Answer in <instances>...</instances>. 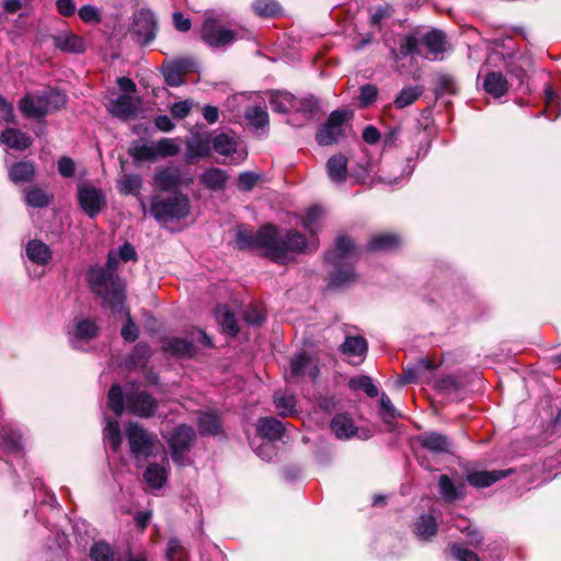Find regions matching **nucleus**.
Segmentation results:
<instances>
[{
	"label": "nucleus",
	"instance_id": "f257e3e1",
	"mask_svg": "<svg viewBox=\"0 0 561 561\" xmlns=\"http://www.w3.org/2000/svg\"><path fill=\"white\" fill-rule=\"evenodd\" d=\"M234 244L239 251L263 250L262 256L274 263H284L290 255L306 253L309 247L302 232L290 228L280 233L278 226L272 222L260 226L255 233L244 225L238 226Z\"/></svg>",
	"mask_w": 561,
	"mask_h": 561
},
{
	"label": "nucleus",
	"instance_id": "f03ea898",
	"mask_svg": "<svg viewBox=\"0 0 561 561\" xmlns=\"http://www.w3.org/2000/svg\"><path fill=\"white\" fill-rule=\"evenodd\" d=\"M118 259L108 252L105 266H90L87 282L90 290L102 298V306L112 313L119 314L126 302V288L123 279L116 274Z\"/></svg>",
	"mask_w": 561,
	"mask_h": 561
},
{
	"label": "nucleus",
	"instance_id": "7ed1b4c3",
	"mask_svg": "<svg viewBox=\"0 0 561 561\" xmlns=\"http://www.w3.org/2000/svg\"><path fill=\"white\" fill-rule=\"evenodd\" d=\"M355 251V243L347 234H339L334 241V247L325 251L324 262L332 267V271L324 278L329 290L343 289L357 282L358 276L354 263L348 262Z\"/></svg>",
	"mask_w": 561,
	"mask_h": 561
},
{
	"label": "nucleus",
	"instance_id": "20e7f679",
	"mask_svg": "<svg viewBox=\"0 0 561 561\" xmlns=\"http://www.w3.org/2000/svg\"><path fill=\"white\" fill-rule=\"evenodd\" d=\"M149 211L160 224L181 221L190 216L191 202L181 192H174L172 195L162 198L154 196L151 199Z\"/></svg>",
	"mask_w": 561,
	"mask_h": 561
},
{
	"label": "nucleus",
	"instance_id": "39448f33",
	"mask_svg": "<svg viewBox=\"0 0 561 561\" xmlns=\"http://www.w3.org/2000/svg\"><path fill=\"white\" fill-rule=\"evenodd\" d=\"M159 31V22L153 11L141 8L130 18L128 33L135 44L147 46L154 41Z\"/></svg>",
	"mask_w": 561,
	"mask_h": 561
},
{
	"label": "nucleus",
	"instance_id": "423d86ee",
	"mask_svg": "<svg viewBox=\"0 0 561 561\" xmlns=\"http://www.w3.org/2000/svg\"><path fill=\"white\" fill-rule=\"evenodd\" d=\"M125 434L130 456L135 460H146L154 456V449L158 444V437L154 433H150L138 422H129L126 425Z\"/></svg>",
	"mask_w": 561,
	"mask_h": 561
},
{
	"label": "nucleus",
	"instance_id": "0eeeda50",
	"mask_svg": "<svg viewBox=\"0 0 561 561\" xmlns=\"http://www.w3.org/2000/svg\"><path fill=\"white\" fill-rule=\"evenodd\" d=\"M352 111L335 110L328 119L318 127L316 141L321 147L337 144L345 137V124L353 118Z\"/></svg>",
	"mask_w": 561,
	"mask_h": 561
},
{
	"label": "nucleus",
	"instance_id": "6e6552de",
	"mask_svg": "<svg viewBox=\"0 0 561 561\" xmlns=\"http://www.w3.org/2000/svg\"><path fill=\"white\" fill-rule=\"evenodd\" d=\"M195 440L196 432L193 426L186 423L175 426L168 438L172 460L181 465L184 455L191 450Z\"/></svg>",
	"mask_w": 561,
	"mask_h": 561
},
{
	"label": "nucleus",
	"instance_id": "1a4fd4ad",
	"mask_svg": "<svg viewBox=\"0 0 561 561\" xmlns=\"http://www.w3.org/2000/svg\"><path fill=\"white\" fill-rule=\"evenodd\" d=\"M127 411L141 419L157 414L159 401L147 390H136L126 394Z\"/></svg>",
	"mask_w": 561,
	"mask_h": 561
},
{
	"label": "nucleus",
	"instance_id": "9d476101",
	"mask_svg": "<svg viewBox=\"0 0 561 561\" xmlns=\"http://www.w3.org/2000/svg\"><path fill=\"white\" fill-rule=\"evenodd\" d=\"M201 37L210 47H224L237 39V33L220 25L215 19H206L201 28Z\"/></svg>",
	"mask_w": 561,
	"mask_h": 561
},
{
	"label": "nucleus",
	"instance_id": "9b49d317",
	"mask_svg": "<svg viewBox=\"0 0 561 561\" xmlns=\"http://www.w3.org/2000/svg\"><path fill=\"white\" fill-rule=\"evenodd\" d=\"M78 202L82 210L90 218H94L99 215L106 205L102 191L91 185L78 186Z\"/></svg>",
	"mask_w": 561,
	"mask_h": 561
},
{
	"label": "nucleus",
	"instance_id": "f8f14e48",
	"mask_svg": "<svg viewBox=\"0 0 561 561\" xmlns=\"http://www.w3.org/2000/svg\"><path fill=\"white\" fill-rule=\"evenodd\" d=\"M140 98H133L129 94H121L115 100H112L107 111L113 117L123 122L135 118L140 110Z\"/></svg>",
	"mask_w": 561,
	"mask_h": 561
},
{
	"label": "nucleus",
	"instance_id": "ddd939ff",
	"mask_svg": "<svg viewBox=\"0 0 561 561\" xmlns=\"http://www.w3.org/2000/svg\"><path fill=\"white\" fill-rule=\"evenodd\" d=\"M402 245V237L398 232L386 231L370 237L366 244V251L370 253L394 252Z\"/></svg>",
	"mask_w": 561,
	"mask_h": 561
},
{
	"label": "nucleus",
	"instance_id": "4468645a",
	"mask_svg": "<svg viewBox=\"0 0 561 561\" xmlns=\"http://www.w3.org/2000/svg\"><path fill=\"white\" fill-rule=\"evenodd\" d=\"M420 446L434 455L453 454L451 440L447 435L430 431L419 436Z\"/></svg>",
	"mask_w": 561,
	"mask_h": 561
},
{
	"label": "nucleus",
	"instance_id": "2eb2a0df",
	"mask_svg": "<svg viewBox=\"0 0 561 561\" xmlns=\"http://www.w3.org/2000/svg\"><path fill=\"white\" fill-rule=\"evenodd\" d=\"M196 425L201 436H217L224 433L222 420L216 410L198 412Z\"/></svg>",
	"mask_w": 561,
	"mask_h": 561
},
{
	"label": "nucleus",
	"instance_id": "dca6fc26",
	"mask_svg": "<svg viewBox=\"0 0 561 561\" xmlns=\"http://www.w3.org/2000/svg\"><path fill=\"white\" fill-rule=\"evenodd\" d=\"M161 351L176 358H192L195 355L193 342L179 336L163 337Z\"/></svg>",
	"mask_w": 561,
	"mask_h": 561
},
{
	"label": "nucleus",
	"instance_id": "f3484780",
	"mask_svg": "<svg viewBox=\"0 0 561 561\" xmlns=\"http://www.w3.org/2000/svg\"><path fill=\"white\" fill-rule=\"evenodd\" d=\"M515 472V469H504V470H482V471H472L467 474L468 483L473 488H488L493 483L507 478L512 473Z\"/></svg>",
	"mask_w": 561,
	"mask_h": 561
},
{
	"label": "nucleus",
	"instance_id": "a211bd4d",
	"mask_svg": "<svg viewBox=\"0 0 561 561\" xmlns=\"http://www.w3.org/2000/svg\"><path fill=\"white\" fill-rule=\"evenodd\" d=\"M0 142L11 149L24 151L32 146L33 139L19 128L7 127L0 135Z\"/></svg>",
	"mask_w": 561,
	"mask_h": 561
},
{
	"label": "nucleus",
	"instance_id": "6ab92c4d",
	"mask_svg": "<svg viewBox=\"0 0 561 561\" xmlns=\"http://www.w3.org/2000/svg\"><path fill=\"white\" fill-rule=\"evenodd\" d=\"M25 253L32 263L41 266L47 265L53 259L50 248L38 239H32L26 243Z\"/></svg>",
	"mask_w": 561,
	"mask_h": 561
},
{
	"label": "nucleus",
	"instance_id": "aec40b11",
	"mask_svg": "<svg viewBox=\"0 0 561 561\" xmlns=\"http://www.w3.org/2000/svg\"><path fill=\"white\" fill-rule=\"evenodd\" d=\"M8 175L14 184L30 183L35 179L36 165L31 160L18 161L9 168Z\"/></svg>",
	"mask_w": 561,
	"mask_h": 561
},
{
	"label": "nucleus",
	"instance_id": "412c9836",
	"mask_svg": "<svg viewBox=\"0 0 561 561\" xmlns=\"http://www.w3.org/2000/svg\"><path fill=\"white\" fill-rule=\"evenodd\" d=\"M257 435L268 442L282 439L285 428L283 423L275 417H261L256 425Z\"/></svg>",
	"mask_w": 561,
	"mask_h": 561
},
{
	"label": "nucleus",
	"instance_id": "4be33fe9",
	"mask_svg": "<svg viewBox=\"0 0 561 561\" xmlns=\"http://www.w3.org/2000/svg\"><path fill=\"white\" fill-rule=\"evenodd\" d=\"M439 494L447 503H453L462 500L466 495V485L463 482L455 484L447 474H442L438 478Z\"/></svg>",
	"mask_w": 561,
	"mask_h": 561
},
{
	"label": "nucleus",
	"instance_id": "5701e85b",
	"mask_svg": "<svg viewBox=\"0 0 561 561\" xmlns=\"http://www.w3.org/2000/svg\"><path fill=\"white\" fill-rule=\"evenodd\" d=\"M153 182L161 192H179L181 176L176 169L163 168L154 173Z\"/></svg>",
	"mask_w": 561,
	"mask_h": 561
},
{
	"label": "nucleus",
	"instance_id": "b1692460",
	"mask_svg": "<svg viewBox=\"0 0 561 561\" xmlns=\"http://www.w3.org/2000/svg\"><path fill=\"white\" fill-rule=\"evenodd\" d=\"M327 173L329 179L337 184L347 180V158L343 153H336L327 161Z\"/></svg>",
	"mask_w": 561,
	"mask_h": 561
},
{
	"label": "nucleus",
	"instance_id": "393cba45",
	"mask_svg": "<svg viewBox=\"0 0 561 561\" xmlns=\"http://www.w3.org/2000/svg\"><path fill=\"white\" fill-rule=\"evenodd\" d=\"M422 44L427 48L428 53L438 58L446 50L447 36L439 28H432L422 37Z\"/></svg>",
	"mask_w": 561,
	"mask_h": 561
},
{
	"label": "nucleus",
	"instance_id": "a878e982",
	"mask_svg": "<svg viewBox=\"0 0 561 561\" xmlns=\"http://www.w3.org/2000/svg\"><path fill=\"white\" fill-rule=\"evenodd\" d=\"M19 110L25 118L42 119L48 114V108L43 104V99L35 102L31 94L21 98Z\"/></svg>",
	"mask_w": 561,
	"mask_h": 561
},
{
	"label": "nucleus",
	"instance_id": "bb28decb",
	"mask_svg": "<svg viewBox=\"0 0 561 561\" xmlns=\"http://www.w3.org/2000/svg\"><path fill=\"white\" fill-rule=\"evenodd\" d=\"M483 88L493 98H501L508 91V81L502 72L490 71L484 77Z\"/></svg>",
	"mask_w": 561,
	"mask_h": 561
},
{
	"label": "nucleus",
	"instance_id": "cd10ccee",
	"mask_svg": "<svg viewBox=\"0 0 561 561\" xmlns=\"http://www.w3.org/2000/svg\"><path fill=\"white\" fill-rule=\"evenodd\" d=\"M201 183L209 191H220L226 187L228 173L219 168H208L199 176Z\"/></svg>",
	"mask_w": 561,
	"mask_h": 561
},
{
	"label": "nucleus",
	"instance_id": "c85d7f7f",
	"mask_svg": "<svg viewBox=\"0 0 561 561\" xmlns=\"http://www.w3.org/2000/svg\"><path fill=\"white\" fill-rule=\"evenodd\" d=\"M127 153L133 158L135 165H138L142 162L157 161L154 146L141 144L140 140H133L127 149Z\"/></svg>",
	"mask_w": 561,
	"mask_h": 561
},
{
	"label": "nucleus",
	"instance_id": "c756f323",
	"mask_svg": "<svg viewBox=\"0 0 561 561\" xmlns=\"http://www.w3.org/2000/svg\"><path fill=\"white\" fill-rule=\"evenodd\" d=\"M296 103L297 98L288 91H273L270 94V105L275 113L287 114Z\"/></svg>",
	"mask_w": 561,
	"mask_h": 561
},
{
	"label": "nucleus",
	"instance_id": "7c9ffc66",
	"mask_svg": "<svg viewBox=\"0 0 561 561\" xmlns=\"http://www.w3.org/2000/svg\"><path fill=\"white\" fill-rule=\"evenodd\" d=\"M53 42L55 47L67 53L80 54L85 49L82 38L72 33L54 35Z\"/></svg>",
	"mask_w": 561,
	"mask_h": 561
},
{
	"label": "nucleus",
	"instance_id": "2f4dec72",
	"mask_svg": "<svg viewBox=\"0 0 561 561\" xmlns=\"http://www.w3.org/2000/svg\"><path fill=\"white\" fill-rule=\"evenodd\" d=\"M330 427L340 439H347L356 433L353 420L343 413L336 414L331 420Z\"/></svg>",
	"mask_w": 561,
	"mask_h": 561
},
{
	"label": "nucleus",
	"instance_id": "473e14b6",
	"mask_svg": "<svg viewBox=\"0 0 561 561\" xmlns=\"http://www.w3.org/2000/svg\"><path fill=\"white\" fill-rule=\"evenodd\" d=\"M187 150V162L190 163V159L192 158H208L211 154L210 140L208 138H203L199 134H196L191 140L186 144Z\"/></svg>",
	"mask_w": 561,
	"mask_h": 561
},
{
	"label": "nucleus",
	"instance_id": "72a5a7b5",
	"mask_svg": "<svg viewBox=\"0 0 561 561\" xmlns=\"http://www.w3.org/2000/svg\"><path fill=\"white\" fill-rule=\"evenodd\" d=\"M216 318L225 333L234 337L240 332L234 313L228 309L227 306H221L216 309Z\"/></svg>",
	"mask_w": 561,
	"mask_h": 561
},
{
	"label": "nucleus",
	"instance_id": "f704fd0d",
	"mask_svg": "<svg viewBox=\"0 0 561 561\" xmlns=\"http://www.w3.org/2000/svg\"><path fill=\"white\" fill-rule=\"evenodd\" d=\"M53 198V194L47 193L37 185H32L25 190V202L34 208L47 207Z\"/></svg>",
	"mask_w": 561,
	"mask_h": 561
},
{
	"label": "nucleus",
	"instance_id": "c9c22d12",
	"mask_svg": "<svg viewBox=\"0 0 561 561\" xmlns=\"http://www.w3.org/2000/svg\"><path fill=\"white\" fill-rule=\"evenodd\" d=\"M151 357V347L149 343L140 341L131 350L128 355V365L130 368L144 367Z\"/></svg>",
	"mask_w": 561,
	"mask_h": 561
},
{
	"label": "nucleus",
	"instance_id": "e433bc0d",
	"mask_svg": "<svg viewBox=\"0 0 561 561\" xmlns=\"http://www.w3.org/2000/svg\"><path fill=\"white\" fill-rule=\"evenodd\" d=\"M244 117L255 130L263 129L270 124V116L265 107L253 105L245 108Z\"/></svg>",
	"mask_w": 561,
	"mask_h": 561
},
{
	"label": "nucleus",
	"instance_id": "4c0bfd02",
	"mask_svg": "<svg viewBox=\"0 0 561 561\" xmlns=\"http://www.w3.org/2000/svg\"><path fill=\"white\" fill-rule=\"evenodd\" d=\"M144 478L152 489L160 490L167 483L168 474L164 468L151 462L147 466Z\"/></svg>",
	"mask_w": 561,
	"mask_h": 561
},
{
	"label": "nucleus",
	"instance_id": "58836bf2",
	"mask_svg": "<svg viewBox=\"0 0 561 561\" xmlns=\"http://www.w3.org/2000/svg\"><path fill=\"white\" fill-rule=\"evenodd\" d=\"M434 93L436 99L443 98L446 94L456 95L458 93V85L454 76L449 73H439L435 79Z\"/></svg>",
	"mask_w": 561,
	"mask_h": 561
},
{
	"label": "nucleus",
	"instance_id": "ea45409f",
	"mask_svg": "<svg viewBox=\"0 0 561 561\" xmlns=\"http://www.w3.org/2000/svg\"><path fill=\"white\" fill-rule=\"evenodd\" d=\"M142 187V178L139 174H124L117 181V188L122 195L139 196Z\"/></svg>",
	"mask_w": 561,
	"mask_h": 561
},
{
	"label": "nucleus",
	"instance_id": "a19ab883",
	"mask_svg": "<svg viewBox=\"0 0 561 561\" xmlns=\"http://www.w3.org/2000/svg\"><path fill=\"white\" fill-rule=\"evenodd\" d=\"M414 531L423 540H428L437 534V523L434 516L423 514L415 523Z\"/></svg>",
	"mask_w": 561,
	"mask_h": 561
},
{
	"label": "nucleus",
	"instance_id": "79ce46f5",
	"mask_svg": "<svg viewBox=\"0 0 561 561\" xmlns=\"http://www.w3.org/2000/svg\"><path fill=\"white\" fill-rule=\"evenodd\" d=\"M310 364L311 356L306 351L298 353L290 360V369L289 376L287 377V381L294 382L298 377L304 376Z\"/></svg>",
	"mask_w": 561,
	"mask_h": 561
},
{
	"label": "nucleus",
	"instance_id": "37998d69",
	"mask_svg": "<svg viewBox=\"0 0 561 561\" xmlns=\"http://www.w3.org/2000/svg\"><path fill=\"white\" fill-rule=\"evenodd\" d=\"M423 94V88L421 85L404 87L393 101L394 106L398 110H402L413 104Z\"/></svg>",
	"mask_w": 561,
	"mask_h": 561
},
{
	"label": "nucleus",
	"instance_id": "c03bdc74",
	"mask_svg": "<svg viewBox=\"0 0 561 561\" xmlns=\"http://www.w3.org/2000/svg\"><path fill=\"white\" fill-rule=\"evenodd\" d=\"M252 9L261 18H276L282 13V7L276 0H255Z\"/></svg>",
	"mask_w": 561,
	"mask_h": 561
},
{
	"label": "nucleus",
	"instance_id": "a18cd8bd",
	"mask_svg": "<svg viewBox=\"0 0 561 561\" xmlns=\"http://www.w3.org/2000/svg\"><path fill=\"white\" fill-rule=\"evenodd\" d=\"M294 110L311 118L321 111V102L317 96L310 94L299 100L297 99Z\"/></svg>",
	"mask_w": 561,
	"mask_h": 561
},
{
	"label": "nucleus",
	"instance_id": "49530a36",
	"mask_svg": "<svg viewBox=\"0 0 561 561\" xmlns=\"http://www.w3.org/2000/svg\"><path fill=\"white\" fill-rule=\"evenodd\" d=\"M89 557L92 561H114L115 554L108 542L99 540L90 547Z\"/></svg>",
	"mask_w": 561,
	"mask_h": 561
},
{
	"label": "nucleus",
	"instance_id": "de8ad7c7",
	"mask_svg": "<svg viewBox=\"0 0 561 561\" xmlns=\"http://www.w3.org/2000/svg\"><path fill=\"white\" fill-rule=\"evenodd\" d=\"M125 399L122 387L118 383L112 385L107 393V405L115 415L121 416L123 414Z\"/></svg>",
	"mask_w": 561,
	"mask_h": 561
},
{
	"label": "nucleus",
	"instance_id": "09e8293b",
	"mask_svg": "<svg viewBox=\"0 0 561 561\" xmlns=\"http://www.w3.org/2000/svg\"><path fill=\"white\" fill-rule=\"evenodd\" d=\"M1 437L7 451L16 454L23 449V436L19 431L5 428L2 431Z\"/></svg>",
	"mask_w": 561,
	"mask_h": 561
},
{
	"label": "nucleus",
	"instance_id": "8fccbe9b",
	"mask_svg": "<svg viewBox=\"0 0 561 561\" xmlns=\"http://www.w3.org/2000/svg\"><path fill=\"white\" fill-rule=\"evenodd\" d=\"M368 345L365 337L357 336H347L344 343L341 345V351L344 354L360 356L367 352Z\"/></svg>",
	"mask_w": 561,
	"mask_h": 561
},
{
	"label": "nucleus",
	"instance_id": "3c124183",
	"mask_svg": "<svg viewBox=\"0 0 561 561\" xmlns=\"http://www.w3.org/2000/svg\"><path fill=\"white\" fill-rule=\"evenodd\" d=\"M211 144L214 150L222 156H230L237 151V142L226 133L217 135Z\"/></svg>",
	"mask_w": 561,
	"mask_h": 561
},
{
	"label": "nucleus",
	"instance_id": "603ef678",
	"mask_svg": "<svg viewBox=\"0 0 561 561\" xmlns=\"http://www.w3.org/2000/svg\"><path fill=\"white\" fill-rule=\"evenodd\" d=\"M165 559L167 561H188V552L178 538L172 537L169 539Z\"/></svg>",
	"mask_w": 561,
	"mask_h": 561
},
{
	"label": "nucleus",
	"instance_id": "864d4df0",
	"mask_svg": "<svg viewBox=\"0 0 561 561\" xmlns=\"http://www.w3.org/2000/svg\"><path fill=\"white\" fill-rule=\"evenodd\" d=\"M161 71L167 85L176 88L184 83V77L170 60H164Z\"/></svg>",
	"mask_w": 561,
	"mask_h": 561
},
{
	"label": "nucleus",
	"instance_id": "5fc2aeb1",
	"mask_svg": "<svg viewBox=\"0 0 561 561\" xmlns=\"http://www.w3.org/2000/svg\"><path fill=\"white\" fill-rule=\"evenodd\" d=\"M399 51L402 57L420 55L417 31L404 35L400 43Z\"/></svg>",
	"mask_w": 561,
	"mask_h": 561
},
{
	"label": "nucleus",
	"instance_id": "6e6d98bb",
	"mask_svg": "<svg viewBox=\"0 0 561 561\" xmlns=\"http://www.w3.org/2000/svg\"><path fill=\"white\" fill-rule=\"evenodd\" d=\"M75 335L79 340H92L99 335V327L89 319L80 320L76 324Z\"/></svg>",
	"mask_w": 561,
	"mask_h": 561
},
{
	"label": "nucleus",
	"instance_id": "4d7b16f0",
	"mask_svg": "<svg viewBox=\"0 0 561 561\" xmlns=\"http://www.w3.org/2000/svg\"><path fill=\"white\" fill-rule=\"evenodd\" d=\"M379 90L375 84L367 83L359 88L358 105L360 108H367L373 105L378 98Z\"/></svg>",
	"mask_w": 561,
	"mask_h": 561
},
{
	"label": "nucleus",
	"instance_id": "13d9d810",
	"mask_svg": "<svg viewBox=\"0 0 561 561\" xmlns=\"http://www.w3.org/2000/svg\"><path fill=\"white\" fill-rule=\"evenodd\" d=\"M274 404L278 415L286 417L296 413V399L294 396H278L274 398Z\"/></svg>",
	"mask_w": 561,
	"mask_h": 561
},
{
	"label": "nucleus",
	"instance_id": "bf43d9fd",
	"mask_svg": "<svg viewBox=\"0 0 561 561\" xmlns=\"http://www.w3.org/2000/svg\"><path fill=\"white\" fill-rule=\"evenodd\" d=\"M350 388L354 390H363L370 398H376L379 393L378 388L374 385L368 376H360L350 380Z\"/></svg>",
	"mask_w": 561,
	"mask_h": 561
},
{
	"label": "nucleus",
	"instance_id": "052dcab7",
	"mask_svg": "<svg viewBox=\"0 0 561 561\" xmlns=\"http://www.w3.org/2000/svg\"><path fill=\"white\" fill-rule=\"evenodd\" d=\"M104 435L110 442L112 450L117 453L123 442L118 422L110 421L105 427Z\"/></svg>",
	"mask_w": 561,
	"mask_h": 561
},
{
	"label": "nucleus",
	"instance_id": "680f3d73",
	"mask_svg": "<svg viewBox=\"0 0 561 561\" xmlns=\"http://www.w3.org/2000/svg\"><path fill=\"white\" fill-rule=\"evenodd\" d=\"M123 312L126 313V321L121 329V335L125 342L134 343L139 336V328L133 320L129 310L124 308Z\"/></svg>",
	"mask_w": 561,
	"mask_h": 561
},
{
	"label": "nucleus",
	"instance_id": "e2e57ef3",
	"mask_svg": "<svg viewBox=\"0 0 561 561\" xmlns=\"http://www.w3.org/2000/svg\"><path fill=\"white\" fill-rule=\"evenodd\" d=\"M154 151L157 154V159L174 157L179 153L180 148L174 144L172 139L162 138L158 140L154 145Z\"/></svg>",
	"mask_w": 561,
	"mask_h": 561
},
{
	"label": "nucleus",
	"instance_id": "0e129e2a",
	"mask_svg": "<svg viewBox=\"0 0 561 561\" xmlns=\"http://www.w3.org/2000/svg\"><path fill=\"white\" fill-rule=\"evenodd\" d=\"M259 180L260 175L254 172H241L238 176L237 186L242 192H251L257 184Z\"/></svg>",
	"mask_w": 561,
	"mask_h": 561
},
{
	"label": "nucleus",
	"instance_id": "69168bd1",
	"mask_svg": "<svg viewBox=\"0 0 561 561\" xmlns=\"http://www.w3.org/2000/svg\"><path fill=\"white\" fill-rule=\"evenodd\" d=\"M450 553L457 561H480L478 553L457 543L451 545Z\"/></svg>",
	"mask_w": 561,
	"mask_h": 561
},
{
	"label": "nucleus",
	"instance_id": "338daca9",
	"mask_svg": "<svg viewBox=\"0 0 561 561\" xmlns=\"http://www.w3.org/2000/svg\"><path fill=\"white\" fill-rule=\"evenodd\" d=\"M67 103V95L61 93L59 90L50 91L43 100V104L47 106L48 111L59 110Z\"/></svg>",
	"mask_w": 561,
	"mask_h": 561
},
{
	"label": "nucleus",
	"instance_id": "774afa93",
	"mask_svg": "<svg viewBox=\"0 0 561 561\" xmlns=\"http://www.w3.org/2000/svg\"><path fill=\"white\" fill-rule=\"evenodd\" d=\"M243 318L248 324L257 327V328L262 327L266 320L263 311L255 306H250L244 311Z\"/></svg>",
	"mask_w": 561,
	"mask_h": 561
}]
</instances>
